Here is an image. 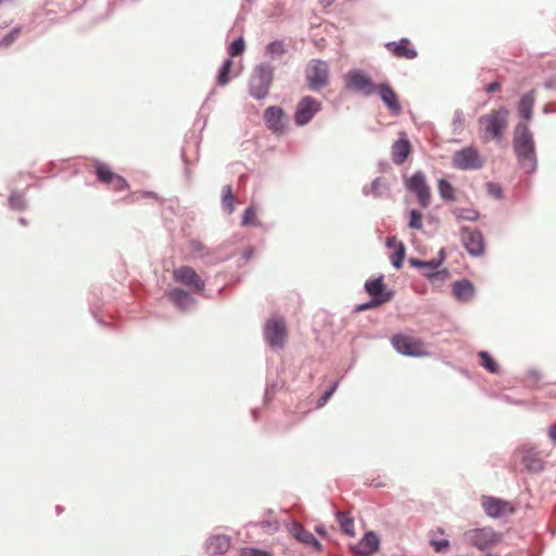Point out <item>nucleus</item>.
I'll return each mask as SVG.
<instances>
[{
    "label": "nucleus",
    "instance_id": "obj_6",
    "mask_svg": "<svg viewBox=\"0 0 556 556\" xmlns=\"http://www.w3.org/2000/svg\"><path fill=\"white\" fill-rule=\"evenodd\" d=\"M405 187L416 195L421 207L426 208L430 205V187L421 170L415 172L410 178L406 179Z\"/></svg>",
    "mask_w": 556,
    "mask_h": 556
},
{
    "label": "nucleus",
    "instance_id": "obj_55",
    "mask_svg": "<svg viewBox=\"0 0 556 556\" xmlns=\"http://www.w3.org/2000/svg\"><path fill=\"white\" fill-rule=\"evenodd\" d=\"M528 101V96H523V105H526V102ZM522 114H523V118H529L530 117V113L529 111L526 109V106H523V111H522Z\"/></svg>",
    "mask_w": 556,
    "mask_h": 556
},
{
    "label": "nucleus",
    "instance_id": "obj_22",
    "mask_svg": "<svg viewBox=\"0 0 556 556\" xmlns=\"http://www.w3.org/2000/svg\"><path fill=\"white\" fill-rule=\"evenodd\" d=\"M453 294L458 301L468 302L475 295V287L468 279L457 280L452 286Z\"/></svg>",
    "mask_w": 556,
    "mask_h": 556
},
{
    "label": "nucleus",
    "instance_id": "obj_23",
    "mask_svg": "<svg viewBox=\"0 0 556 556\" xmlns=\"http://www.w3.org/2000/svg\"><path fill=\"white\" fill-rule=\"evenodd\" d=\"M230 539L225 534H217L206 541V551L213 555H220L228 551Z\"/></svg>",
    "mask_w": 556,
    "mask_h": 556
},
{
    "label": "nucleus",
    "instance_id": "obj_41",
    "mask_svg": "<svg viewBox=\"0 0 556 556\" xmlns=\"http://www.w3.org/2000/svg\"><path fill=\"white\" fill-rule=\"evenodd\" d=\"M405 256V247L403 243H400L395 252L391 256V263L393 267L401 268L403 265V260Z\"/></svg>",
    "mask_w": 556,
    "mask_h": 556
},
{
    "label": "nucleus",
    "instance_id": "obj_60",
    "mask_svg": "<svg viewBox=\"0 0 556 556\" xmlns=\"http://www.w3.org/2000/svg\"><path fill=\"white\" fill-rule=\"evenodd\" d=\"M14 0H0V5H3V4H11L13 3Z\"/></svg>",
    "mask_w": 556,
    "mask_h": 556
},
{
    "label": "nucleus",
    "instance_id": "obj_38",
    "mask_svg": "<svg viewBox=\"0 0 556 556\" xmlns=\"http://www.w3.org/2000/svg\"><path fill=\"white\" fill-rule=\"evenodd\" d=\"M245 49V42L242 37L237 38L231 42V45L228 48V54L231 58L241 55L244 52Z\"/></svg>",
    "mask_w": 556,
    "mask_h": 556
},
{
    "label": "nucleus",
    "instance_id": "obj_54",
    "mask_svg": "<svg viewBox=\"0 0 556 556\" xmlns=\"http://www.w3.org/2000/svg\"><path fill=\"white\" fill-rule=\"evenodd\" d=\"M253 249L250 248V249H247L242 252V257L245 260V261H249L252 256H253Z\"/></svg>",
    "mask_w": 556,
    "mask_h": 556
},
{
    "label": "nucleus",
    "instance_id": "obj_7",
    "mask_svg": "<svg viewBox=\"0 0 556 556\" xmlns=\"http://www.w3.org/2000/svg\"><path fill=\"white\" fill-rule=\"evenodd\" d=\"M321 110V103L311 96L303 97L296 104L294 123L298 126L307 125Z\"/></svg>",
    "mask_w": 556,
    "mask_h": 556
},
{
    "label": "nucleus",
    "instance_id": "obj_8",
    "mask_svg": "<svg viewBox=\"0 0 556 556\" xmlns=\"http://www.w3.org/2000/svg\"><path fill=\"white\" fill-rule=\"evenodd\" d=\"M264 334L268 344L275 349L280 350L285 345L287 336V328L282 318H273L266 323Z\"/></svg>",
    "mask_w": 556,
    "mask_h": 556
},
{
    "label": "nucleus",
    "instance_id": "obj_37",
    "mask_svg": "<svg viewBox=\"0 0 556 556\" xmlns=\"http://www.w3.org/2000/svg\"><path fill=\"white\" fill-rule=\"evenodd\" d=\"M10 207L15 211H24L27 207V202L24 194L18 191H13L9 197Z\"/></svg>",
    "mask_w": 556,
    "mask_h": 556
},
{
    "label": "nucleus",
    "instance_id": "obj_51",
    "mask_svg": "<svg viewBox=\"0 0 556 556\" xmlns=\"http://www.w3.org/2000/svg\"><path fill=\"white\" fill-rule=\"evenodd\" d=\"M332 396V394L327 390L317 401V406L321 407L324 406L328 400Z\"/></svg>",
    "mask_w": 556,
    "mask_h": 556
},
{
    "label": "nucleus",
    "instance_id": "obj_14",
    "mask_svg": "<svg viewBox=\"0 0 556 556\" xmlns=\"http://www.w3.org/2000/svg\"><path fill=\"white\" fill-rule=\"evenodd\" d=\"M392 345L399 353L405 356H421L425 354L418 342L403 334H395L392 338Z\"/></svg>",
    "mask_w": 556,
    "mask_h": 556
},
{
    "label": "nucleus",
    "instance_id": "obj_13",
    "mask_svg": "<svg viewBox=\"0 0 556 556\" xmlns=\"http://www.w3.org/2000/svg\"><path fill=\"white\" fill-rule=\"evenodd\" d=\"M469 536L471 543L479 549H485L500 541V534L490 527L473 529Z\"/></svg>",
    "mask_w": 556,
    "mask_h": 556
},
{
    "label": "nucleus",
    "instance_id": "obj_10",
    "mask_svg": "<svg viewBox=\"0 0 556 556\" xmlns=\"http://www.w3.org/2000/svg\"><path fill=\"white\" fill-rule=\"evenodd\" d=\"M481 506L485 515L494 519L505 517L515 511L509 502L488 495L481 497Z\"/></svg>",
    "mask_w": 556,
    "mask_h": 556
},
{
    "label": "nucleus",
    "instance_id": "obj_27",
    "mask_svg": "<svg viewBox=\"0 0 556 556\" xmlns=\"http://www.w3.org/2000/svg\"><path fill=\"white\" fill-rule=\"evenodd\" d=\"M235 202L236 195L232 192V188L230 185H226L223 187L222 194V208L227 214H231L235 211Z\"/></svg>",
    "mask_w": 556,
    "mask_h": 556
},
{
    "label": "nucleus",
    "instance_id": "obj_29",
    "mask_svg": "<svg viewBox=\"0 0 556 556\" xmlns=\"http://www.w3.org/2000/svg\"><path fill=\"white\" fill-rule=\"evenodd\" d=\"M451 127L453 135L459 136L463 134L466 127V119L463 110L458 109L454 112Z\"/></svg>",
    "mask_w": 556,
    "mask_h": 556
},
{
    "label": "nucleus",
    "instance_id": "obj_35",
    "mask_svg": "<svg viewBox=\"0 0 556 556\" xmlns=\"http://www.w3.org/2000/svg\"><path fill=\"white\" fill-rule=\"evenodd\" d=\"M337 519L340 523L341 531L348 536H354V520L352 518L346 517L343 513L337 514Z\"/></svg>",
    "mask_w": 556,
    "mask_h": 556
},
{
    "label": "nucleus",
    "instance_id": "obj_1",
    "mask_svg": "<svg viewBox=\"0 0 556 556\" xmlns=\"http://www.w3.org/2000/svg\"><path fill=\"white\" fill-rule=\"evenodd\" d=\"M509 112L505 108L481 115L478 119L483 141L500 140L508 126Z\"/></svg>",
    "mask_w": 556,
    "mask_h": 556
},
{
    "label": "nucleus",
    "instance_id": "obj_19",
    "mask_svg": "<svg viewBox=\"0 0 556 556\" xmlns=\"http://www.w3.org/2000/svg\"><path fill=\"white\" fill-rule=\"evenodd\" d=\"M290 532L296 541L312 546L317 552L321 551L320 542L314 536L312 532L305 530L302 525L293 523Z\"/></svg>",
    "mask_w": 556,
    "mask_h": 556
},
{
    "label": "nucleus",
    "instance_id": "obj_36",
    "mask_svg": "<svg viewBox=\"0 0 556 556\" xmlns=\"http://www.w3.org/2000/svg\"><path fill=\"white\" fill-rule=\"evenodd\" d=\"M287 52V48L283 41L274 40L266 46V54L270 58H277Z\"/></svg>",
    "mask_w": 556,
    "mask_h": 556
},
{
    "label": "nucleus",
    "instance_id": "obj_56",
    "mask_svg": "<svg viewBox=\"0 0 556 556\" xmlns=\"http://www.w3.org/2000/svg\"><path fill=\"white\" fill-rule=\"evenodd\" d=\"M500 399H501V401H504V402H506V403H515V404H517V403H518V401H511V399H510V397H509V395H507V394H502V395L500 396Z\"/></svg>",
    "mask_w": 556,
    "mask_h": 556
},
{
    "label": "nucleus",
    "instance_id": "obj_15",
    "mask_svg": "<svg viewBox=\"0 0 556 556\" xmlns=\"http://www.w3.org/2000/svg\"><path fill=\"white\" fill-rule=\"evenodd\" d=\"M376 92L380 96L382 102L386 104L392 115L399 116L402 113V106L399 102L397 94L389 84H378Z\"/></svg>",
    "mask_w": 556,
    "mask_h": 556
},
{
    "label": "nucleus",
    "instance_id": "obj_34",
    "mask_svg": "<svg viewBox=\"0 0 556 556\" xmlns=\"http://www.w3.org/2000/svg\"><path fill=\"white\" fill-rule=\"evenodd\" d=\"M231 67H232V60L230 58L226 59L223 63V65L220 66L219 71H218V74H217V84L219 86H225L229 83L230 80V71H231Z\"/></svg>",
    "mask_w": 556,
    "mask_h": 556
},
{
    "label": "nucleus",
    "instance_id": "obj_63",
    "mask_svg": "<svg viewBox=\"0 0 556 556\" xmlns=\"http://www.w3.org/2000/svg\"><path fill=\"white\" fill-rule=\"evenodd\" d=\"M438 258H442V262L444 261V258H445L444 250H441V251L439 252V257H438Z\"/></svg>",
    "mask_w": 556,
    "mask_h": 556
},
{
    "label": "nucleus",
    "instance_id": "obj_18",
    "mask_svg": "<svg viewBox=\"0 0 556 556\" xmlns=\"http://www.w3.org/2000/svg\"><path fill=\"white\" fill-rule=\"evenodd\" d=\"M168 298L175 304V306L182 312L192 309L197 304L195 299L190 293L180 288H174L170 290Z\"/></svg>",
    "mask_w": 556,
    "mask_h": 556
},
{
    "label": "nucleus",
    "instance_id": "obj_31",
    "mask_svg": "<svg viewBox=\"0 0 556 556\" xmlns=\"http://www.w3.org/2000/svg\"><path fill=\"white\" fill-rule=\"evenodd\" d=\"M453 214L457 220L476 222L480 214L473 208L455 207Z\"/></svg>",
    "mask_w": 556,
    "mask_h": 556
},
{
    "label": "nucleus",
    "instance_id": "obj_62",
    "mask_svg": "<svg viewBox=\"0 0 556 556\" xmlns=\"http://www.w3.org/2000/svg\"><path fill=\"white\" fill-rule=\"evenodd\" d=\"M257 415H258V409H257V408H254V409L252 410V416H253V418H254V419H257Z\"/></svg>",
    "mask_w": 556,
    "mask_h": 556
},
{
    "label": "nucleus",
    "instance_id": "obj_61",
    "mask_svg": "<svg viewBox=\"0 0 556 556\" xmlns=\"http://www.w3.org/2000/svg\"><path fill=\"white\" fill-rule=\"evenodd\" d=\"M315 530H316L317 533H320V534L325 533V529L323 527H316Z\"/></svg>",
    "mask_w": 556,
    "mask_h": 556
},
{
    "label": "nucleus",
    "instance_id": "obj_47",
    "mask_svg": "<svg viewBox=\"0 0 556 556\" xmlns=\"http://www.w3.org/2000/svg\"><path fill=\"white\" fill-rule=\"evenodd\" d=\"M240 556H270V554L262 549L245 547L242 548Z\"/></svg>",
    "mask_w": 556,
    "mask_h": 556
},
{
    "label": "nucleus",
    "instance_id": "obj_25",
    "mask_svg": "<svg viewBox=\"0 0 556 556\" xmlns=\"http://www.w3.org/2000/svg\"><path fill=\"white\" fill-rule=\"evenodd\" d=\"M523 465L530 471H540L544 467L543 458L533 450L523 451Z\"/></svg>",
    "mask_w": 556,
    "mask_h": 556
},
{
    "label": "nucleus",
    "instance_id": "obj_57",
    "mask_svg": "<svg viewBox=\"0 0 556 556\" xmlns=\"http://www.w3.org/2000/svg\"><path fill=\"white\" fill-rule=\"evenodd\" d=\"M389 167V163L387 161L379 162V168L381 172H384Z\"/></svg>",
    "mask_w": 556,
    "mask_h": 556
},
{
    "label": "nucleus",
    "instance_id": "obj_9",
    "mask_svg": "<svg viewBox=\"0 0 556 556\" xmlns=\"http://www.w3.org/2000/svg\"><path fill=\"white\" fill-rule=\"evenodd\" d=\"M460 236L468 254L471 256H481L484 254V240L480 230L463 226L460 228Z\"/></svg>",
    "mask_w": 556,
    "mask_h": 556
},
{
    "label": "nucleus",
    "instance_id": "obj_52",
    "mask_svg": "<svg viewBox=\"0 0 556 556\" xmlns=\"http://www.w3.org/2000/svg\"><path fill=\"white\" fill-rule=\"evenodd\" d=\"M498 88H500V84L497 81H493L486 86L485 91L488 93H491V92L497 90Z\"/></svg>",
    "mask_w": 556,
    "mask_h": 556
},
{
    "label": "nucleus",
    "instance_id": "obj_49",
    "mask_svg": "<svg viewBox=\"0 0 556 556\" xmlns=\"http://www.w3.org/2000/svg\"><path fill=\"white\" fill-rule=\"evenodd\" d=\"M431 545L433 546L435 552H443L445 548L450 546L448 540H439V541H431Z\"/></svg>",
    "mask_w": 556,
    "mask_h": 556
},
{
    "label": "nucleus",
    "instance_id": "obj_4",
    "mask_svg": "<svg viewBox=\"0 0 556 556\" xmlns=\"http://www.w3.org/2000/svg\"><path fill=\"white\" fill-rule=\"evenodd\" d=\"M483 160L473 147H466L454 153L452 166L460 170H476L483 167Z\"/></svg>",
    "mask_w": 556,
    "mask_h": 556
},
{
    "label": "nucleus",
    "instance_id": "obj_32",
    "mask_svg": "<svg viewBox=\"0 0 556 556\" xmlns=\"http://www.w3.org/2000/svg\"><path fill=\"white\" fill-rule=\"evenodd\" d=\"M96 175L101 182L109 184L113 180L116 174H114L106 164L102 162H97Z\"/></svg>",
    "mask_w": 556,
    "mask_h": 556
},
{
    "label": "nucleus",
    "instance_id": "obj_24",
    "mask_svg": "<svg viewBox=\"0 0 556 556\" xmlns=\"http://www.w3.org/2000/svg\"><path fill=\"white\" fill-rule=\"evenodd\" d=\"M380 540L378 535L372 532H366L357 545L358 552L364 555L371 554L379 548Z\"/></svg>",
    "mask_w": 556,
    "mask_h": 556
},
{
    "label": "nucleus",
    "instance_id": "obj_11",
    "mask_svg": "<svg viewBox=\"0 0 556 556\" xmlns=\"http://www.w3.org/2000/svg\"><path fill=\"white\" fill-rule=\"evenodd\" d=\"M365 290L371 299L377 300L381 304L390 302L394 295V292L387 288L383 276L368 279L365 282Z\"/></svg>",
    "mask_w": 556,
    "mask_h": 556
},
{
    "label": "nucleus",
    "instance_id": "obj_28",
    "mask_svg": "<svg viewBox=\"0 0 556 556\" xmlns=\"http://www.w3.org/2000/svg\"><path fill=\"white\" fill-rule=\"evenodd\" d=\"M438 190L440 197L444 201H454L455 200V189L453 185L445 178H441L438 181Z\"/></svg>",
    "mask_w": 556,
    "mask_h": 556
},
{
    "label": "nucleus",
    "instance_id": "obj_17",
    "mask_svg": "<svg viewBox=\"0 0 556 556\" xmlns=\"http://www.w3.org/2000/svg\"><path fill=\"white\" fill-rule=\"evenodd\" d=\"M285 112L280 106H268L264 112V122L266 126L275 134H281L285 130Z\"/></svg>",
    "mask_w": 556,
    "mask_h": 556
},
{
    "label": "nucleus",
    "instance_id": "obj_43",
    "mask_svg": "<svg viewBox=\"0 0 556 556\" xmlns=\"http://www.w3.org/2000/svg\"><path fill=\"white\" fill-rule=\"evenodd\" d=\"M242 226H252L256 225V212L255 208L251 205L248 206L242 214Z\"/></svg>",
    "mask_w": 556,
    "mask_h": 556
},
{
    "label": "nucleus",
    "instance_id": "obj_39",
    "mask_svg": "<svg viewBox=\"0 0 556 556\" xmlns=\"http://www.w3.org/2000/svg\"><path fill=\"white\" fill-rule=\"evenodd\" d=\"M22 28L20 26L11 29L1 40L0 48H7L11 46L20 36Z\"/></svg>",
    "mask_w": 556,
    "mask_h": 556
},
{
    "label": "nucleus",
    "instance_id": "obj_20",
    "mask_svg": "<svg viewBox=\"0 0 556 556\" xmlns=\"http://www.w3.org/2000/svg\"><path fill=\"white\" fill-rule=\"evenodd\" d=\"M409 45L410 41L407 38H402L399 42H387L386 47L397 58L413 60L417 56V51L414 48H410Z\"/></svg>",
    "mask_w": 556,
    "mask_h": 556
},
{
    "label": "nucleus",
    "instance_id": "obj_44",
    "mask_svg": "<svg viewBox=\"0 0 556 556\" xmlns=\"http://www.w3.org/2000/svg\"><path fill=\"white\" fill-rule=\"evenodd\" d=\"M115 191H123L128 188V182L119 175H115L113 180L109 182Z\"/></svg>",
    "mask_w": 556,
    "mask_h": 556
},
{
    "label": "nucleus",
    "instance_id": "obj_64",
    "mask_svg": "<svg viewBox=\"0 0 556 556\" xmlns=\"http://www.w3.org/2000/svg\"><path fill=\"white\" fill-rule=\"evenodd\" d=\"M18 222H20V224H22V225H24V226H26V225H27V222H26V219H25L24 217H21V218L18 219Z\"/></svg>",
    "mask_w": 556,
    "mask_h": 556
},
{
    "label": "nucleus",
    "instance_id": "obj_48",
    "mask_svg": "<svg viewBox=\"0 0 556 556\" xmlns=\"http://www.w3.org/2000/svg\"><path fill=\"white\" fill-rule=\"evenodd\" d=\"M380 305H382L380 302H378L377 300L370 299L368 302H365V303H362V304L357 305L356 306V311L357 312H362V311L369 309V308H372V307H377V306H380Z\"/></svg>",
    "mask_w": 556,
    "mask_h": 556
},
{
    "label": "nucleus",
    "instance_id": "obj_33",
    "mask_svg": "<svg viewBox=\"0 0 556 556\" xmlns=\"http://www.w3.org/2000/svg\"><path fill=\"white\" fill-rule=\"evenodd\" d=\"M441 264H442V258H432V260L426 261V266H424V269H425L424 275L428 279L437 278L441 274V271L438 270V268ZM442 274H446V271L443 270Z\"/></svg>",
    "mask_w": 556,
    "mask_h": 556
},
{
    "label": "nucleus",
    "instance_id": "obj_30",
    "mask_svg": "<svg viewBox=\"0 0 556 556\" xmlns=\"http://www.w3.org/2000/svg\"><path fill=\"white\" fill-rule=\"evenodd\" d=\"M478 357L480 359V365L489 372L496 374L498 371L497 362L486 351H480L478 353Z\"/></svg>",
    "mask_w": 556,
    "mask_h": 556
},
{
    "label": "nucleus",
    "instance_id": "obj_40",
    "mask_svg": "<svg viewBox=\"0 0 556 556\" xmlns=\"http://www.w3.org/2000/svg\"><path fill=\"white\" fill-rule=\"evenodd\" d=\"M514 151L518 162H521V122L515 127L514 134Z\"/></svg>",
    "mask_w": 556,
    "mask_h": 556
},
{
    "label": "nucleus",
    "instance_id": "obj_12",
    "mask_svg": "<svg viewBox=\"0 0 556 556\" xmlns=\"http://www.w3.org/2000/svg\"><path fill=\"white\" fill-rule=\"evenodd\" d=\"M174 278L177 282L192 288L197 292L204 290L205 283L192 267L181 266L174 270Z\"/></svg>",
    "mask_w": 556,
    "mask_h": 556
},
{
    "label": "nucleus",
    "instance_id": "obj_59",
    "mask_svg": "<svg viewBox=\"0 0 556 556\" xmlns=\"http://www.w3.org/2000/svg\"><path fill=\"white\" fill-rule=\"evenodd\" d=\"M192 247L195 249V250H200L202 248V243L201 242H193L192 243Z\"/></svg>",
    "mask_w": 556,
    "mask_h": 556
},
{
    "label": "nucleus",
    "instance_id": "obj_2",
    "mask_svg": "<svg viewBox=\"0 0 556 556\" xmlns=\"http://www.w3.org/2000/svg\"><path fill=\"white\" fill-rule=\"evenodd\" d=\"M274 80V66L269 63L256 65L249 79V94L256 99H265Z\"/></svg>",
    "mask_w": 556,
    "mask_h": 556
},
{
    "label": "nucleus",
    "instance_id": "obj_16",
    "mask_svg": "<svg viewBox=\"0 0 556 556\" xmlns=\"http://www.w3.org/2000/svg\"><path fill=\"white\" fill-rule=\"evenodd\" d=\"M523 173L532 174L538 167L531 134L523 128Z\"/></svg>",
    "mask_w": 556,
    "mask_h": 556
},
{
    "label": "nucleus",
    "instance_id": "obj_5",
    "mask_svg": "<svg viewBox=\"0 0 556 556\" xmlns=\"http://www.w3.org/2000/svg\"><path fill=\"white\" fill-rule=\"evenodd\" d=\"M345 87L366 97L376 92L377 85L362 70H351L344 77Z\"/></svg>",
    "mask_w": 556,
    "mask_h": 556
},
{
    "label": "nucleus",
    "instance_id": "obj_42",
    "mask_svg": "<svg viewBox=\"0 0 556 556\" xmlns=\"http://www.w3.org/2000/svg\"><path fill=\"white\" fill-rule=\"evenodd\" d=\"M408 227L417 230L422 228V214L419 211L414 208L409 212Z\"/></svg>",
    "mask_w": 556,
    "mask_h": 556
},
{
    "label": "nucleus",
    "instance_id": "obj_46",
    "mask_svg": "<svg viewBox=\"0 0 556 556\" xmlns=\"http://www.w3.org/2000/svg\"><path fill=\"white\" fill-rule=\"evenodd\" d=\"M488 193L496 199H501L503 197V190L500 185L495 182H489L486 185Z\"/></svg>",
    "mask_w": 556,
    "mask_h": 556
},
{
    "label": "nucleus",
    "instance_id": "obj_50",
    "mask_svg": "<svg viewBox=\"0 0 556 556\" xmlns=\"http://www.w3.org/2000/svg\"><path fill=\"white\" fill-rule=\"evenodd\" d=\"M408 263L412 267H415V268H422L424 269V266H426V261H422V260H419V258H414V257H410L408 260Z\"/></svg>",
    "mask_w": 556,
    "mask_h": 556
},
{
    "label": "nucleus",
    "instance_id": "obj_53",
    "mask_svg": "<svg viewBox=\"0 0 556 556\" xmlns=\"http://www.w3.org/2000/svg\"><path fill=\"white\" fill-rule=\"evenodd\" d=\"M548 437L556 444V422L549 428Z\"/></svg>",
    "mask_w": 556,
    "mask_h": 556
},
{
    "label": "nucleus",
    "instance_id": "obj_3",
    "mask_svg": "<svg viewBox=\"0 0 556 556\" xmlns=\"http://www.w3.org/2000/svg\"><path fill=\"white\" fill-rule=\"evenodd\" d=\"M329 65L320 59H313L305 68L307 87L312 91H320L329 84Z\"/></svg>",
    "mask_w": 556,
    "mask_h": 556
},
{
    "label": "nucleus",
    "instance_id": "obj_21",
    "mask_svg": "<svg viewBox=\"0 0 556 556\" xmlns=\"http://www.w3.org/2000/svg\"><path fill=\"white\" fill-rule=\"evenodd\" d=\"M412 151V146L408 139L400 138L392 144L391 155L392 161L396 165L403 164Z\"/></svg>",
    "mask_w": 556,
    "mask_h": 556
},
{
    "label": "nucleus",
    "instance_id": "obj_45",
    "mask_svg": "<svg viewBox=\"0 0 556 556\" xmlns=\"http://www.w3.org/2000/svg\"><path fill=\"white\" fill-rule=\"evenodd\" d=\"M540 380H541V375H540V372H538L535 370L528 371L526 377H523V382L526 381L527 386H529V387H536L538 383L540 382Z\"/></svg>",
    "mask_w": 556,
    "mask_h": 556
},
{
    "label": "nucleus",
    "instance_id": "obj_26",
    "mask_svg": "<svg viewBox=\"0 0 556 556\" xmlns=\"http://www.w3.org/2000/svg\"><path fill=\"white\" fill-rule=\"evenodd\" d=\"M388 190H389V187H388L387 182L381 177H378L372 180V182L370 185V189L367 186H365L363 188V193L366 195L371 193L375 198H380L384 193H387Z\"/></svg>",
    "mask_w": 556,
    "mask_h": 556
},
{
    "label": "nucleus",
    "instance_id": "obj_58",
    "mask_svg": "<svg viewBox=\"0 0 556 556\" xmlns=\"http://www.w3.org/2000/svg\"><path fill=\"white\" fill-rule=\"evenodd\" d=\"M339 386V381H334L328 389V391L333 394Z\"/></svg>",
    "mask_w": 556,
    "mask_h": 556
}]
</instances>
